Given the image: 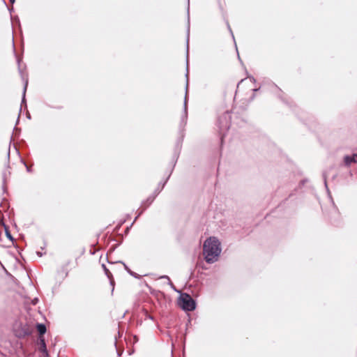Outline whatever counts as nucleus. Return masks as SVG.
Masks as SVG:
<instances>
[{
    "label": "nucleus",
    "mask_w": 357,
    "mask_h": 357,
    "mask_svg": "<svg viewBox=\"0 0 357 357\" xmlns=\"http://www.w3.org/2000/svg\"><path fill=\"white\" fill-rule=\"evenodd\" d=\"M165 183H166V181L162 184V188H163V187L165 186Z\"/></svg>",
    "instance_id": "obj_23"
},
{
    "label": "nucleus",
    "mask_w": 357,
    "mask_h": 357,
    "mask_svg": "<svg viewBox=\"0 0 357 357\" xmlns=\"http://www.w3.org/2000/svg\"><path fill=\"white\" fill-rule=\"evenodd\" d=\"M188 61L187 60V73H186V86H185V99H184V105H183V114L181 117V121L186 123L187 118H188V112H187V93H188Z\"/></svg>",
    "instance_id": "obj_4"
},
{
    "label": "nucleus",
    "mask_w": 357,
    "mask_h": 357,
    "mask_svg": "<svg viewBox=\"0 0 357 357\" xmlns=\"http://www.w3.org/2000/svg\"><path fill=\"white\" fill-rule=\"evenodd\" d=\"M178 303L182 309L185 311H192L196 308L195 301L186 293L181 294Z\"/></svg>",
    "instance_id": "obj_2"
},
{
    "label": "nucleus",
    "mask_w": 357,
    "mask_h": 357,
    "mask_svg": "<svg viewBox=\"0 0 357 357\" xmlns=\"http://www.w3.org/2000/svg\"><path fill=\"white\" fill-rule=\"evenodd\" d=\"M121 263H122V264H123V266H124L125 268L128 271V272L131 275H132V276H133V277H135V278H139V275H138L137 273H134V272L131 271L128 268V266H126L123 262L121 261Z\"/></svg>",
    "instance_id": "obj_12"
},
{
    "label": "nucleus",
    "mask_w": 357,
    "mask_h": 357,
    "mask_svg": "<svg viewBox=\"0 0 357 357\" xmlns=\"http://www.w3.org/2000/svg\"><path fill=\"white\" fill-rule=\"evenodd\" d=\"M253 91H257L258 89H252Z\"/></svg>",
    "instance_id": "obj_25"
},
{
    "label": "nucleus",
    "mask_w": 357,
    "mask_h": 357,
    "mask_svg": "<svg viewBox=\"0 0 357 357\" xmlns=\"http://www.w3.org/2000/svg\"><path fill=\"white\" fill-rule=\"evenodd\" d=\"M143 211L144 210H142V211L139 212V213L138 214V216L140 215L142 213Z\"/></svg>",
    "instance_id": "obj_22"
},
{
    "label": "nucleus",
    "mask_w": 357,
    "mask_h": 357,
    "mask_svg": "<svg viewBox=\"0 0 357 357\" xmlns=\"http://www.w3.org/2000/svg\"><path fill=\"white\" fill-rule=\"evenodd\" d=\"M38 301V299L37 298H35L34 301H33V304H36Z\"/></svg>",
    "instance_id": "obj_19"
},
{
    "label": "nucleus",
    "mask_w": 357,
    "mask_h": 357,
    "mask_svg": "<svg viewBox=\"0 0 357 357\" xmlns=\"http://www.w3.org/2000/svg\"><path fill=\"white\" fill-rule=\"evenodd\" d=\"M10 1L11 3H14L15 2V0H9Z\"/></svg>",
    "instance_id": "obj_21"
},
{
    "label": "nucleus",
    "mask_w": 357,
    "mask_h": 357,
    "mask_svg": "<svg viewBox=\"0 0 357 357\" xmlns=\"http://www.w3.org/2000/svg\"><path fill=\"white\" fill-rule=\"evenodd\" d=\"M250 80H252V81H253V82H254V81H255V78L251 77V78H250Z\"/></svg>",
    "instance_id": "obj_24"
},
{
    "label": "nucleus",
    "mask_w": 357,
    "mask_h": 357,
    "mask_svg": "<svg viewBox=\"0 0 357 357\" xmlns=\"http://www.w3.org/2000/svg\"><path fill=\"white\" fill-rule=\"evenodd\" d=\"M231 125V116L229 112H225L218 119V126L219 131L223 137L225 132L229 128Z\"/></svg>",
    "instance_id": "obj_3"
},
{
    "label": "nucleus",
    "mask_w": 357,
    "mask_h": 357,
    "mask_svg": "<svg viewBox=\"0 0 357 357\" xmlns=\"http://www.w3.org/2000/svg\"><path fill=\"white\" fill-rule=\"evenodd\" d=\"M37 329L40 334V336H42L44 335L46 332V326L43 324H37Z\"/></svg>",
    "instance_id": "obj_8"
},
{
    "label": "nucleus",
    "mask_w": 357,
    "mask_h": 357,
    "mask_svg": "<svg viewBox=\"0 0 357 357\" xmlns=\"http://www.w3.org/2000/svg\"><path fill=\"white\" fill-rule=\"evenodd\" d=\"M189 31L190 27H188V37H187V54H188V41H189Z\"/></svg>",
    "instance_id": "obj_14"
},
{
    "label": "nucleus",
    "mask_w": 357,
    "mask_h": 357,
    "mask_svg": "<svg viewBox=\"0 0 357 357\" xmlns=\"http://www.w3.org/2000/svg\"><path fill=\"white\" fill-rule=\"evenodd\" d=\"M26 170H27L28 172H31L30 168H29V167H27V166H26Z\"/></svg>",
    "instance_id": "obj_20"
},
{
    "label": "nucleus",
    "mask_w": 357,
    "mask_h": 357,
    "mask_svg": "<svg viewBox=\"0 0 357 357\" xmlns=\"http://www.w3.org/2000/svg\"><path fill=\"white\" fill-rule=\"evenodd\" d=\"M38 341H39V344H40V347H39L40 351L41 353H43V354H45V356H47L48 354H47V350L46 348V344H45L44 337L42 336H40Z\"/></svg>",
    "instance_id": "obj_5"
},
{
    "label": "nucleus",
    "mask_w": 357,
    "mask_h": 357,
    "mask_svg": "<svg viewBox=\"0 0 357 357\" xmlns=\"http://www.w3.org/2000/svg\"><path fill=\"white\" fill-rule=\"evenodd\" d=\"M220 252V243L217 238L210 237L204 241L203 254L207 263L213 264L217 261Z\"/></svg>",
    "instance_id": "obj_1"
},
{
    "label": "nucleus",
    "mask_w": 357,
    "mask_h": 357,
    "mask_svg": "<svg viewBox=\"0 0 357 357\" xmlns=\"http://www.w3.org/2000/svg\"><path fill=\"white\" fill-rule=\"evenodd\" d=\"M227 26H228V29H229V31H230V33H231V36H232V37H233V38H234V34H233V33H232V31H231V28H230V26H229V24H227Z\"/></svg>",
    "instance_id": "obj_16"
},
{
    "label": "nucleus",
    "mask_w": 357,
    "mask_h": 357,
    "mask_svg": "<svg viewBox=\"0 0 357 357\" xmlns=\"http://www.w3.org/2000/svg\"><path fill=\"white\" fill-rule=\"evenodd\" d=\"M160 278H164V279H167L168 280V284L172 288L174 289V290L175 288H174V286L173 284V283L171 282L170 280V278L167 276V275H163V276H161Z\"/></svg>",
    "instance_id": "obj_13"
},
{
    "label": "nucleus",
    "mask_w": 357,
    "mask_h": 357,
    "mask_svg": "<svg viewBox=\"0 0 357 357\" xmlns=\"http://www.w3.org/2000/svg\"><path fill=\"white\" fill-rule=\"evenodd\" d=\"M22 79L24 81L23 94H22V102L23 103L25 101V93H26L27 86H28V79L27 78L24 79V77H22Z\"/></svg>",
    "instance_id": "obj_9"
},
{
    "label": "nucleus",
    "mask_w": 357,
    "mask_h": 357,
    "mask_svg": "<svg viewBox=\"0 0 357 357\" xmlns=\"http://www.w3.org/2000/svg\"><path fill=\"white\" fill-rule=\"evenodd\" d=\"M344 162L347 166H349L351 163L357 162L355 154L352 155H345L344 158Z\"/></svg>",
    "instance_id": "obj_7"
},
{
    "label": "nucleus",
    "mask_w": 357,
    "mask_h": 357,
    "mask_svg": "<svg viewBox=\"0 0 357 357\" xmlns=\"http://www.w3.org/2000/svg\"><path fill=\"white\" fill-rule=\"evenodd\" d=\"M6 236H7V237H8L10 240H11L12 241L14 240V238H13V237L12 236V235H11L9 232H8V231H6Z\"/></svg>",
    "instance_id": "obj_15"
},
{
    "label": "nucleus",
    "mask_w": 357,
    "mask_h": 357,
    "mask_svg": "<svg viewBox=\"0 0 357 357\" xmlns=\"http://www.w3.org/2000/svg\"><path fill=\"white\" fill-rule=\"evenodd\" d=\"M147 318L151 319V320H153V317L151 315H147Z\"/></svg>",
    "instance_id": "obj_18"
},
{
    "label": "nucleus",
    "mask_w": 357,
    "mask_h": 357,
    "mask_svg": "<svg viewBox=\"0 0 357 357\" xmlns=\"http://www.w3.org/2000/svg\"><path fill=\"white\" fill-rule=\"evenodd\" d=\"M154 199H155V197H149L145 202H144L142 203V205L146 204L145 208L147 207L148 206H149L153 202Z\"/></svg>",
    "instance_id": "obj_11"
},
{
    "label": "nucleus",
    "mask_w": 357,
    "mask_h": 357,
    "mask_svg": "<svg viewBox=\"0 0 357 357\" xmlns=\"http://www.w3.org/2000/svg\"><path fill=\"white\" fill-rule=\"evenodd\" d=\"M102 268H103V270L105 271V275L109 279L110 284L112 286V291L113 292L114 289V281L112 279V273H110V271H109V269L106 267V266L105 264H102Z\"/></svg>",
    "instance_id": "obj_6"
},
{
    "label": "nucleus",
    "mask_w": 357,
    "mask_h": 357,
    "mask_svg": "<svg viewBox=\"0 0 357 357\" xmlns=\"http://www.w3.org/2000/svg\"><path fill=\"white\" fill-rule=\"evenodd\" d=\"M324 184H325L326 188H327L326 178L325 174H324Z\"/></svg>",
    "instance_id": "obj_17"
},
{
    "label": "nucleus",
    "mask_w": 357,
    "mask_h": 357,
    "mask_svg": "<svg viewBox=\"0 0 357 357\" xmlns=\"http://www.w3.org/2000/svg\"><path fill=\"white\" fill-rule=\"evenodd\" d=\"M10 171H4L3 172V185H5L6 182V180L10 176Z\"/></svg>",
    "instance_id": "obj_10"
}]
</instances>
